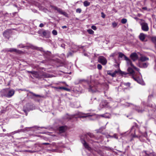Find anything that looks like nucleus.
<instances>
[{
	"label": "nucleus",
	"instance_id": "63",
	"mask_svg": "<svg viewBox=\"0 0 156 156\" xmlns=\"http://www.w3.org/2000/svg\"><path fill=\"white\" fill-rule=\"evenodd\" d=\"M13 6L15 7H17V5H16L14 4Z\"/></svg>",
	"mask_w": 156,
	"mask_h": 156
},
{
	"label": "nucleus",
	"instance_id": "2",
	"mask_svg": "<svg viewBox=\"0 0 156 156\" xmlns=\"http://www.w3.org/2000/svg\"><path fill=\"white\" fill-rule=\"evenodd\" d=\"M96 137L94 135L91 133H88L83 135L81 136L80 139L81 142L83 144L84 147L88 151H91L92 149L89 147L88 144L87 143L85 140H87L88 141H94L93 139H95Z\"/></svg>",
	"mask_w": 156,
	"mask_h": 156
},
{
	"label": "nucleus",
	"instance_id": "26",
	"mask_svg": "<svg viewBox=\"0 0 156 156\" xmlns=\"http://www.w3.org/2000/svg\"><path fill=\"white\" fill-rule=\"evenodd\" d=\"M101 116L106 118H109L111 117L110 115L108 113H106L105 114L101 115Z\"/></svg>",
	"mask_w": 156,
	"mask_h": 156
},
{
	"label": "nucleus",
	"instance_id": "40",
	"mask_svg": "<svg viewBox=\"0 0 156 156\" xmlns=\"http://www.w3.org/2000/svg\"><path fill=\"white\" fill-rule=\"evenodd\" d=\"M119 73V69L118 70H115L114 72L113 73V74H114V77L115 76L116 74H117V73Z\"/></svg>",
	"mask_w": 156,
	"mask_h": 156
},
{
	"label": "nucleus",
	"instance_id": "46",
	"mask_svg": "<svg viewBox=\"0 0 156 156\" xmlns=\"http://www.w3.org/2000/svg\"><path fill=\"white\" fill-rule=\"evenodd\" d=\"M142 135L145 138H147V134L146 132H145L143 134H142Z\"/></svg>",
	"mask_w": 156,
	"mask_h": 156
},
{
	"label": "nucleus",
	"instance_id": "9",
	"mask_svg": "<svg viewBox=\"0 0 156 156\" xmlns=\"http://www.w3.org/2000/svg\"><path fill=\"white\" fill-rule=\"evenodd\" d=\"M52 8L54 10H57L60 14L63 15L64 16H66L67 14L65 12L63 11L60 8H58L56 6H51Z\"/></svg>",
	"mask_w": 156,
	"mask_h": 156
},
{
	"label": "nucleus",
	"instance_id": "58",
	"mask_svg": "<svg viewBox=\"0 0 156 156\" xmlns=\"http://www.w3.org/2000/svg\"><path fill=\"white\" fill-rule=\"evenodd\" d=\"M26 151H27V152H31V153H32L33 152L32 151H30V150H26Z\"/></svg>",
	"mask_w": 156,
	"mask_h": 156
},
{
	"label": "nucleus",
	"instance_id": "6",
	"mask_svg": "<svg viewBox=\"0 0 156 156\" xmlns=\"http://www.w3.org/2000/svg\"><path fill=\"white\" fill-rule=\"evenodd\" d=\"M11 33V30H10L8 29L4 32L3 35L5 38L8 39L10 37Z\"/></svg>",
	"mask_w": 156,
	"mask_h": 156
},
{
	"label": "nucleus",
	"instance_id": "51",
	"mask_svg": "<svg viewBox=\"0 0 156 156\" xmlns=\"http://www.w3.org/2000/svg\"><path fill=\"white\" fill-rule=\"evenodd\" d=\"M47 54L49 55L50 54V53L49 52H48V51H47V52H46L45 51H44V53L45 54H47Z\"/></svg>",
	"mask_w": 156,
	"mask_h": 156
},
{
	"label": "nucleus",
	"instance_id": "29",
	"mask_svg": "<svg viewBox=\"0 0 156 156\" xmlns=\"http://www.w3.org/2000/svg\"><path fill=\"white\" fill-rule=\"evenodd\" d=\"M59 89H63L67 91H69L70 90V89L64 87H59Z\"/></svg>",
	"mask_w": 156,
	"mask_h": 156
},
{
	"label": "nucleus",
	"instance_id": "50",
	"mask_svg": "<svg viewBox=\"0 0 156 156\" xmlns=\"http://www.w3.org/2000/svg\"><path fill=\"white\" fill-rule=\"evenodd\" d=\"M44 26V24L41 23L39 25V27H42Z\"/></svg>",
	"mask_w": 156,
	"mask_h": 156
},
{
	"label": "nucleus",
	"instance_id": "22",
	"mask_svg": "<svg viewBox=\"0 0 156 156\" xmlns=\"http://www.w3.org/2000/svg\"><path fill=\"white\" fill-rule=\"evenodd\" d=\"M145 156H154V153L153 152H149L147 151H145Z\"/></svg>",
	"mask_w": 156,
	"mask_h": 156
},
{
	"label": "nucleus",
	"instance_id": "42",
	"mask_svg": "<svg viewBox=\"0 0 156 156\" xmlns=\"http://www.w3.org/2000/svg\"><path fill=\"white\" fill-rule=\"evenodd\" d=\"M102 67L101 65L99 64H98V65L97 68L98 69L100 70V69H101Z\"/></svg>",
	"mask_w": 156,
	"mask_h": 156
},
{
	"label": "nucleus",
	"instance_id": "18",
	"mask_svg": "<svg viewBox=\"0 0 156 156\" xmlns=\"http://www.w3.org/2000/svg\"><path fill=\"white\" fill-rule=\"evenodd\" d=\"M102 86L103 87L105 90L104 93H105L106 91H107L109 88L108 85L105 83H103L102 84Z\"/></svg>",
	"mask_w": 156,
	"mask_h": 156
},
{
	"label": "nucleus",
	"instance_id": "57",
	"mask_svg": "<svg viewBox=\"0 0 156 156\" xmlns=\"http://www.w3.org/2000/svg\"><path fill=\"white\" fill-rule=\"evenodd\" d=\"M42 144L43 145H49V144L48 143H43Z\"/></svg>",
	"mask_w": 156,
	"mask_h": 156
},
{
	"label": "nucleus",
	"instance_id": "49",
	"mask_svg": "<svg viewBox=\"0 0 156 156\" xmlns=\"http://www.w3.org/2000/svg\"><path fill=\"white\" fill-rule=\"evenodd\" d=\"M3 134L4 135V136H10V134H9V133H7L6 134Z\"/></svg>",
	"mask_w": 156,
	"mask_h": 156
},
{
	"label": "nucleus",
	"instance_id": "37",
	"mask_svg": "<svg viewBox=\"0 0 156 156\" xmlns=\"http://www.w3.org/2000/svg\"><path fill=\"white\" fill-rule=\"evenodd\" d=\"M112 27H115L117 25V23L115 22H113L112 24Z\"/></svg>",
	"mask_w": 156,
	"mask_h": 156
},
{
	"label": "nucleus",
	"instance_id": "7",
	"mask_svg": "<svg viewBox=\"0 0 156 156\" xmlns=\"http://www.w3.org/2000/svg\"><path fill=\"white\" fill-rule=\"evenodd\" d=\"M3 51H5V52H15L16 53L19 54H21L22 52V51H21L14 48L6 49L3 50Z\"/></svg>",
	"mask_w": 156,
	"mask_h": 156
},
{
	"label": "nucleus",
	"instance_id": "56",
	"mask_svg": "<svg viewBox=\"0 0 156 156\" xmlns=\"http://www.w3.org/2000/svg\"><path fill=\"white\" fill-rule=\"evenodd\" d=\"M142 9L144 10H146L147 9V8L146 7H143Z\"/></svg>",
	"mask_w": 156,
	"mask_h": 156
},
{
	"label": "nucleus",
	"instance_id": "27",
	"mask_svg": "<svg viewBox=\"0 0 156 156\" xmlns=\"http://www.w3.org/2000/svg\"><path fill=\"white\" fill-rule=\"evenodd\" d=\"M83 5L85 7H87L90 5V3L87 1H85L83 2Z\"/></svg>",
	"mask_w": 156,
	"mask_h": 156
},
{
	"label": "nucleus",
	"instance_id": "38",
	"mask_svg": "<svg viewBox=\"0 0 156 156\" xmlns=\"http://www.w3.org/2000/svg\"><path fill=\"white\" fill-rule=\"evenodd\" d=\"M110 137H114L116 139H118V138L117 134H114L112 136H110Z\"/></svg>",
	"mask_w": 156,
	"mask_h": 156
},
{
	"label": "nucleus",
	"instance_id": "32",
	"mask_svg": "<svg viewBox=\"0 0 156 156\" xmlns=\"http://www.w3.org/2000/svg\"><path fill=\"white\" fill-rule=\"evenodd\" d=\"M11 16V14H9L8 13H5L4 16L5 19H6V17H10Z\"/></svg>",
	"mask_w": 156,
	"mask_h": 156
},
{
	"label": "nucleus",
	"instance_id": "23",
	"mask_svg": "<svg viewBox=\"0 0 156 156\" xmlns=\"http://www.w3.org/2000/svg\"><path fill=\"white\" fill-rule=\"evenodd\" d=\"M145 35L143 33L140 34L139 35L140 39L142 41H144L145 38Z\"/></svg>",
	"mask_w": 156,
	"mask_h": 156
},
{
	"label": "nucleus",
	"instance_id": "55",
	"mask_svg": "<svg viewBox=\"0 0 156 156\" xmlns=\"http://www.w3.org/2000/svg\"><path fill=\"white\" fill-rule=\"evenodd\" d=\"M67 27V26H64L62 27V28L63 29L64 28H66Z\"/></svg>",
	"mask_w": 156,
	"mask_h": 156
},
{
	"label": "nucleus",
	"instance_id": "16",
	"mask_svg": "<svg viewBox=\"0 0 156 156\" xmlns=\"http://www.w3.org/2000/svg\"><path fill=\"white\" fill-rule=\"evenodd\" d=\"M148 63L147 62H141L139 63V66L140 68H146L148 66Z\"/></svg>",
	"mask_w": 156,
	"mask_h": 156
},
{
	"label": "nucleus",
	"instance_id": "1",
	"mask_svg": "<svg viewBox=\"0 0 156 156\" xmlns=\"http://www.w3.org/2000/svg\"><path fill=\"white\" fill-rule=\"evenodd\" d=\"M128 59H125V60L126 61L127 65L129 66H131L134 69H136L138 72L136 74H135L134 71L130 67H129L128 68L127 70L128 72L130 74H132V78L134 80L136 81L138 83L142 85H144V83L142 79L141 75L140 73L139 72V69L135 67L132 64L131 60L127 58Z\"/></svg>",
	"mask_w": 156,
	"mask_h": 156
},
{
	"label": "nucleus",
	"instance_id": "41",
	"mask_svg": "<svg viewBox=\"0 0 156 156\" xmlns=\"http://www.w3.org/2000/svg\"><path fill=\"white\" fill-rule=\"evenodd\" d=\"M75 104H78V105H75L74 106V108H77L80 106V105L78 102L77 101V102H75Z\"/></svg>",
	"mask_w": 156,
	"mask_h": 156
},
{
	"label": "nucleus",
	"instance_id": "21",
	"mask_svg": "<svg viewBox=\"0 0 156 156\" xmlns=\"http://www.w3.org/2000/svg\"><path fill=\"white\" fill-rule=\"evenodd\" d=\"M119 58H122L123 57L124 58V59L125 60L127 59V57L123 53L121 52L119 53Z\"/></svg>",
	"mask_w": 156,
	"mask_h": 156
},
{
	"label": "nucleus",
	"instance_id": "43",
	"mask_svg": "<svg viewBox=\"0 0 156 156\" xmlns=\"http://www.w3.org/2000/svg\"><path fill=\"white\" fill-rule=\"evenodd\" d=\"M76 12L78 13H80L81 12V9H80L78 8L76 9Z\"/></svg>",
	"mask_w": 156,
	"mask_h": 156
},
{
	"label": "nucleus",
	"instance_id": "35",
	"mask_svg": "<svg viewBox=\"0 0 156 156\" xmlns=\"http://www.w3.org/2000/svg\"><path fill=\"white\" fill-rule=\"evenodd\" d=\"M74 83L75 85H77L79 84L80 83V82L79 81V79H78L76 80L74 82Z\"/></svg>",
	"mask_w": 156,
	"mask_h": 156
},
{
	"label": "nucleus",
	"instance_id": "48",
	"mask_svg": "<svg viewBox=\"0 0 156 156\" xmlns=\"http://www.w3.org/2000/svg\"><path fill=\"white\" fill-rule=\"evenodd\" d=\"M101 16L103 18H104L105 17V15L104 14V13L103 12H101Z\"/></svg>",
	"mask_w": 156,
	"mask_h": 156
},
{
	"label": "nucleus",
	"instance_id": "39",
	"mask_svg": "<svg viewBox=\"0 0 156 156\" xmlns=\"http://www.w3.org/2000/svg\"><path fill=\"white\" fill-rule=\"evenodd\" d=\"M24 129H21L18 130L17 131H15L14 132L15 133H18L20 132H24Z\"/></svg>",
	"mask_w": 156,
	"mask_h": 156
},
{
	"label": "nucleus",
	"instance_id": "44",
	"mask_svg": "<svg viewBox=\"0 0 156 156\" xmlns=\"http://www.w3.org/2000/svg\"><path fill=\"white\" fill-rule=\"evenodd\" d=\"M91 28L92 29L95 30H96L97 29L96 27L94 25L92 26Z\"/></svg>",
	"mask_w": 156,
	"mask_h": 156
},
{
	"label": "nucleus",
	"instance_id": "4",
	"mask_svg": "<svg viewBox=\"0 0 156 156\" xmlns=\"http://www.w3.org/2000/svg\"><path fill=\"white\" fill-rule=\"evenodd\" d=\"M91 116V115L88 114H83L79 112L77 114H76L72 115H69L67 114L64 116L63 119H64L69 120L74 118H80L82 119H87L88 117Z\"/></svg>",
	"mask_w": 156,
	"mask_h": 156
},
{
	"label": "nucleus",
	"instance_id": "11",
	"mask_svg": "<svg viewBox=\"0 0 156 156\" xmlns=\"http://www.w3.org/2000/svg\"><path fill=\"white\" fill-rule=\"evenodd\" d=\"M41 33L43 35V37L46 38H48L50 37V33L48 30H44Z\"/></svg>",
	"mask_w": 156,
	"mask_h": 156
},
{
	"label": "nucleus",
	"instance_id": "14",
	"mask_svg": "<svg viewBox=\"0 0 156 156\" xmlns=\"http://www.w3.org/2000/svg\"><path fill=\"white\" fill-rule=\"evenodd\" d=\"M135 127L134 126H133L131 128V129L130 132L131 134L133 136V137H138V136L137 135H136L135 134Z\"/></svg>",
	"mask_w": 156,
	"mask_h": 156
},
{
	"label": "nucleus",
	"instance_id": "45",
	"mask_svg": "<svg viewBox=\"0 0 156 156\" xmlns=\"http://www.w3.org/2000/svg\"><path fill=\"white\" fill-rule=\"evenodd\" d=\"M18 46H19L20 48H23L25 47V46L22 44H20Z\"/></svg>",
	"mask_w": 156,
	"mask_h": 156
},
{
	"label": "nucleus",
	"instance_id": "34",
	"mask_svg": "<svg viewBox=\"0 0 156 156\" xmlns=\"http://www.w3.org/2000/svg\"><path fill=\"white\" fill-rule=\"evenodd\" d=\"M119 73L122 75H126L128 74V73H127L126 72L122 71L120 69H119Z\"/></svg>",
	"mask_w": 156,
	"mask_h": 156
},
{
	"label": "nucleus",
	"instance_id": "5",
	"mask_svg": "<svg viewBox=\"0 0 156 156\" xmlns=\"http://www.w3.org/2000/svg\"><path fill=\"white\" fill-rule=\"evenodd\" d=\"M34 107L33 105L30 104L29 103L27 104L26 106H24L23 108V111L25 112L26 115H27V112L29 111L30 110H32L34 109Z\"/></svg>",
	"mask_w": 156,
	"mask_h": 156
},
{
	"label": "nucleus",
	"instance_id": "15",
	"mask_svg": "<svg viewBox=\"0 0 156 156\" xmlns=\"http://www.w3.org/2000/svg\"><path fill=\"white\" fill-rule=\"evenodd\" d=\"M67 127L66 126H62L59 127V131L60 133L65 132L67 130Z\"/></svg>",
	"mask_w": 156,
	"mask_h": 156
},
{
	"label": "nucleus",
	"instance_id": "54",
	"mask_svg": "<svg viewBox=\"0 0 156 156\" xmlns=\"http://www.w3.org/2000/svg\"><path fill=\"white\" fill-rule=\"evenodd\" d=\"M153 96V95H149L148 96V99H150V98H151Z\"/></svg>",
	"mask_w": 156,
	"mask_h": 156
},
{
	"label": "nucleus",
	"instance_id": "33",
	"mask_svg": "<svg viewBox=\"0 0 156 156\" xmlns=\"http://www.w3.org/2000/svg\"><path fill=\"white\" fill-rule=\"evenodd\" d=\"M127 20L126 19H123L121 20V23L123 24H125L126 23Z\"/></svg>",
	"mask_w": 156,
	"mask_h": 156
},
{
	"label": "nucleus",
	"instance_id": "24",
	"mask_svg": "<svg viewBox=\"0 0 156 156\" xmlns=\"http://www.w3.org/2000/svg\"><path fill=\"white\" fill-rule=\"evenodd\" d=\"M135 110L139 113H141L144 111V109H142L139 106L136 107L135 108Z\"/></svg>",
	"mask_w": 156,
	"mask_h": 156
},
{
	"label": "nucleus",
	"instance_id": "53",
	"mask_svg": "<svg viewBox=\"0 0 156 156\" xmlns=\"http://www.w3.org/2000/svg\"><path fill=\"white\" fill-rule=\"evenodd\" d=\"M61 47L63 48H65V44H62L61 45Z\"/></svg>",
	"mask_w": 156,
	"mask_h": 156
},
{
	"label": "nucleus",
	"instance_id": "60",
	"mask_svg": "<svg viewBox=\"0 0 156 156\" xmlns=\"http://www.w3.org/2000/svg\"><path fill=\"white\" fill-rule=\"evenodd\" d=\"M126 132H125V133H122V134H121V135H125V134H126Z\"/></svg>",
	"mask_w": 156,
	"mask_h": 156
},
{
	"label": "nucleus",
	"instance_id": "13",
	"mask_svg": "<svg viewBox=\"0 0 156 156\" xmlns=\"http://www.w3.org/2000/svg\"><path fill=\"white\" fill-rule=\"evenodd\" d=\"M14 93L15 91L13 90H9L7 89V98L11 97L14 94Z\"/></svg>",
	"mask_w": 156,
	"mask_h": 156
},
{
	"label": "nucleus",
	"instance_id": "61",
	"mask_svg": "<svg viewBox=\"0 0 156 156\" xmlns=\"http://www.w3.org/2000/svg\"><path fill=\"white\" fill-rule=\"evenodd\" d=\"M33 48L34 49H37V48L35 47H34Z\"/></svg>",
	"mask_w": 156,
	"mask_h": 156
},
{
	"label": "nucleus",
	"instance_id": "20",
	"mask_svg": "<svg viewBox=\"0 0 156 156\" xmlns=\"http://www.w3.org/2000/svg\"><path fill=\"white\" fill-rule=\"evenodd\" d=\"M108 103L106 100H103L102 102V105L104 107H108Z\"/></svg>",
	"mask_w": 156,
	"mask_h": 156
},
{
	"label": "nucleus",
	"instance_id": "25",
	"mask_svg": "<svg viewBox=\"0 0 156 156\" xmlns=\"http://www.w3.org/2000/svg\"><path fill=\"white\" fill-rule=\"evenodd\" d=\"M148 58L145 56H141L140 58L139 61L143 62L148 60Z\"/></svg>",
	"mask_w": 156,
	"mask_h": 156
},
{
	"label": "nucleus",
	"instance_id": "30",
	"mask_svg": "<svg viewBox=\"0 0 156 156\" xmlns=\"http://www.w3.org/2000/svg\"><path fill=\"white\" fill-rule=\"evenodd\" d=\"M87 32L90 34H93L94 33V31L91 29L87 30Z\"/></svg>",
	"mask_w": 156,
	"mask_h": 156
},
{
	"label": "nucleus",
	"instance_id": "10",
	"mask_svg": "<svg viewBox=\"0 0 156 156\" xmlns=\"http://www.w3.org/2000/svg\"><path fill=\"white\" fill-rule=\"evenodd\" d=\"M142 29L144 31H147L149 30L148 24L147 23L143 22L140 24Z\"/></svg>",
	"mask_w": 156,
	"mask_h": 156
},
{
	"label": "nucleus",
	"instance_id": "17",
	"mask_svg": "<svg viewBox=\"0 0 156 156\" xmlns=\"http://www.w3.org/2000/svg\"><path fill=\"white\" fill-rule=\"evenodd\" d=\"M0 94L2 97H7V89H4L2 90L0 92Z\"/></svg>",
	"mask_w": 156,
	"mask_h": 156
},
{
	"label": "nucleus",
	"instance_id": "31",
	"mask_svg": "<svg viewBox=\"0 0 156 156\" xmlns=\"http://www.w3.org/2000/svg\"><path fill=\"white\" fill-rule=\"evenodd\" d=\"M111 72V71H110V70L108 71L107 72V74L110 76H111L112 77H114V74H113V73H112Z\"/></svg>",
	"mask_w": 156,
	"mask_h": 156
},
{
	"label": "nucleus",
	"instance_id": "59",
	"mask_svg": "<svg viewBox=\"0 0 156 156\" xmlns=\"http://www.w3.org/2000/svg\"><path fill=\"white\" fill-rule=\"evenodd\" d=\"M128 105H126V106H127L128 107L130 105H131V104H127Z\"/></svg>",
	"mask_w": 156,
	"mask_h": 156
},
{
	"label": "nucleus",
	"instance_id": "12",
	"mask_svg": "<svg viewBox=\"0 0 156 156\" xmlns=\"http://www.w3.org/2000/svg\"><path fill=\"white\" fill-rule=\"evenodd\" d=\"M130 57L133 61H135L138 59V56L136 53L133 52L131 54Z\"/></svg>",
	"mask_w": 156,
	"mask_h": 156
},
{
	"label": "nucleus",
	"instance_id": "64",
	"mask_svg": "<svg viewBox=\"0 0 156 156\" xmlns=\"http://www.w3.org/2000/svg\"><path fill=\"white\" fill-rule=\"evenodd\" d=\"M3 132H5L6 131V129H3Z\"/></svg>",
	"mask_w": 156,
	"mask_h": 156
},
{
	"label": "nucleus",
	"instance_id": "36",
	"mask_svg": "<svg viewBox=\"0 0 156 156\" xmlns=\"http://www.w3.org/2000/svg\"><path fill=\"white\" fill-rule=\"evenodd\" d=\"M52 34L54 35H56L57 34V32L55 30H53L52 31Z\"/></svg>",
	"mask_w": 156,
	"mask_h": 156
},
{
	"label": "nucleus",
	"instance_id": "28",
	"mask_svg": "<svg viewBox=\"0 0 156 156\" xmlns=\"http://www.w3.org/2000/svg\"><path fill=\"white\" fill-rule=\"evenodd\" d=\"M29 93H30V94H31L33 96H35V97H38V98H41V96L39 95H38V94H36L34 93H33V92H31V91H29Z\"/></svg>",
	"mask_w": 156,
	"mask_h": 156
},
{
	"label": "nucleus",
	"instance_id": "47",
	"mask_svg": "<svg viewBox=\"0 0 156 156\" xmlns=\"http://www.w3.org/2000/svg\"><path fill=\"white\" fill-rule=\"evenodd\" d=\"M130 83H124V84L125 86H127V87H129L130 86Z\"/></svg>",
	"mask_w": 156,
	"mask_h": 156
},
{
	"label": "nucleus",
	"instance_id": "62",
	"mask_svg": "<svg viewBox=\"0 0 156 156\" xmlns=\"http://www.w3.org/2000/svg\"><path fill=\"white\" fill-rule=\"evenodd\" d=\"M147 106H149V107H152V105H148Z\"/></svg>",
	"mask_w": 156,
	"mask_h": 156
},
{
	"label": "nucleus",
	"instance_id": "8",
	"mask_svg": "<svg viewBox=\"0 0 156 156\" xmlns=\"http://www.w3.org/2000/svg\"><path fill=\"white\" fill-rule=\"evenodd\" d=\"M98 61L102 65H105L107 62L106 59L103 56H99L98 58Z\"/></svg>",
	"mask_w": 156,
	"mask_h": 156
},
{
	"label": "nucleus",
	"instance_id": "3",
	"mask_svg": "<svg viewBox=\"0 0 156 156\" xmlns=\"http://www.w3.org/2000/svg\"><path fill=\"white\" fill-rule=\"evenodd\" d=\"M80 83H86L88 86V89L89 92H95L98 88V86L96 85V83L94 81L89 82L88 81L83 79H79Z\"/></svg>",
	"mask_w": 156,
	"mask_h": 156
},
{
	"label": "nucleus",
	"instance_id": "19",
	"mask_svg": "<svg viewBox=\"0 0 156 156\" xmlns=\"http://www.w3.org/2000/svg\"><path fill=\"white\" fill-rule=\"evenodd\" d=\"M32 74L33 76L35 77L36 78H38L39 77L38 73L37 72L33 71V72H29Z\"/></svg>",
	"mask_w": 156,
	"mask_h": 156
},
{
	"label": "nucleus",
	"instance_id": "52",
	"mask_svg": "<svg viewBox=\"0 0 156 156\" xmlns=\"http://www.w3.org/2000/svg\"><path fill=\"white\" fill-rule=\"evenodd\" d=\"M97 151L98 154H101V151H100V150H97V151Z\"/></svg>",
	"mask_w": 156,
	"mask_h": 156
}]
</instances>
